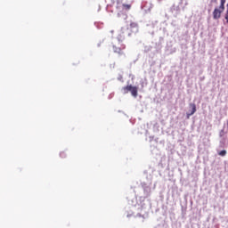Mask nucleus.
Masks as SVG:
<instances>
[{
    "label": "nucleus",
    "mask_w": 228,
    "mask_h": 228,
    "mask_svg": "<svg viewBox=\"0 0 228 228\" xmlns=\"http://www.w3.org/2000/svg\"><path fill=\"white\" fill-rule=\"evenodd\" d=\"M124 94H129L131 92L133 97H138V87L133 86H126L122 88Z\"/></svg>",
    "instance_id": "obj_2"
},
{
    "label": "nucleus",
    "mask_w": 228,
    "mask_h": 228,
    "mask_svg": "<svg viewBox=\"0 0 228 228\" xmlns=\"http://www.w3.org/2000/svg\"><path fill=\"white\" fill-rule=\"evenodd\" d=\"M225 2L226 0H221V4L219 7H216L213 12V19L215 20H218L220 17H222V13H224L225 10Z\"/></svg>",
    "instance_id": "obj_1"
},
{
    "label": "nucleus",
    "mask_w": 228,
    "mask_h": 228,
    "mask_svg": "<svg viewBox=\"0 0 228 228\" xmlns=\"http://www.w3.org/2000/svg\"><path fill=\"white\" fill-rule=\"evenodd\" d=\"M226 154H227V151H225V150H223V151H219V153H218V155L222 156V157L225 156Z\"/></svg>",
    "instance_id": "obj_6"
},
{
    "label": "nucleus",
    "mask_w": 228,
    "mask_h": 228,
    "mask_svg": "<svg viewBox=\"0 0 228 228\" xmlns=\"http://www.w3.org/2000/svg\"><path fill=\"white\" fill-rule=\"evenodd\" d=\"M190 108H191V113H187V118H190L197 111V105L195 103H190Z\"/></svg>",
    "instance_id": "obj_5"
},
{
    "label": "nucleus",
    "mask_w": 228,
    "mask_h": 228,
    "mask_svg": "<svg viewBox=\"0 0 228 228\" xmlns=\"http://www.w3.org/2000/svg\"><path fill=\"white\" fill-rule=\"evenodd\" d=\"M124 49H126V45H121V46L113 45V52L119 54V56L124 54V52H122Z\"/></svg>",
    "instance_id": "obj_4"
},
{
    "label": "nucleus",
    "mask_w": 228,
    "mask_h": 228,
    "mask_svg": "<svg viewBox=\"0 0 228 228\" xmlns=\"http://www.w3.org/2000/svg\"><path fill=\"white\" fill-rule=\"evenodd\" d=\"M123 0H117V10H120V8H123V10H126V12L131 10V4H122Z\"/></svg>",
    "instance_id": "obj_3"
},
{
    "label": "nucleus",
    "mask_w": 228,
    "mask_h": 228,
    "mask_svg": "<svg viewBox=\"0 0 228 228\" xmlns=\"http://www.w3.org/2000/svg\"><path fill=\"white\" fill-rule=\"evenodd\" d=\"M130 26H131L132 28H134V26H136V23H131Z\"/></svg>",
    "instance_id": "obj_8"
},
{
    "label": "nucleus",
    "mask_w": 228,
    "mask_h": 228,
    "mask_svg": "<svg viewBox=\"0 0 228 228\" xmlns=\"http://www.w3.org/2000/svg\"><path fill=\"white\" fill-rule=\"evenodd\" d=\"M60 156H61V158H67V153H65V151H61L60 153Z\"/></svg>",
    "instance_id": "obj_7"
}]
</instances>
